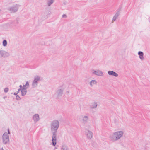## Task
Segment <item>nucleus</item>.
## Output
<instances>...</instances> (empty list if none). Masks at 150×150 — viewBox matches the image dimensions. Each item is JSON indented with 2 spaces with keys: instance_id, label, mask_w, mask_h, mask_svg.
<instances>
[{
  "instance_id": "0eeeda50",
  "label": "nucleus",
  "mask_w": 150,
  "mask_h": 150,
  "mask_svg": "<svg viewBox=\"0 0 150 150\" xmlns=\"http://www.w3.org/2000/svg\"><path fill=\"white\" fill-rule=\"evenodd\" d=\"M91 71L92 74L98 76H102L104 75V74L102 71L99 69L96 70L92 69L91 70Z\"/></svg>"
},
{
  "instance_id": "bb28decb",
  "label": "nucleus",
  "mask_w": 150,
  "mask_h": 150,
  "mask_svg": "<svg viewBox=\"0 0 150 150\" xmlns=\"http://www.w3.org/2000/svg\"><path fill=\"white\" fill-rule=\"evenodd\" d=\"M21 89H21V88H19L18 89V93L19 92V91L21 90Z\"/></svg>"
},
{
  "instance_id": "9b49d317",
  "label": "nucleus",
  "mask_w": 150,
  "mask_h": 150,
  "mask_svg": "<svg viewBox=\"0 0 150 150\" xmlns=\"http://www.w3.org/2000/svg\"><path fill=\"white\" fill-rule=\"evenodd\" d=\"M98 104L97 102H96L94 101L91 103L90 107V109H93L96 108Z\"/></svg>"
},
{
  "instance_id": "aec40b11",
  "label": "nucleus",
  "mask_w": 150,
  "mask_h": 150,
  "mask_svg": "<svg viewBox=\"0 0 150 150\" xmlns=\"http://www.w3.org/2000/svg\"><path fill=\"white\" fill-rule=\"evenodd\" d=\"M29 86V83L28 81H26L25 85H23V88H25V89H26L27 88H28Z\"/></svg>"
},
{
  "instance_id": "2eb2a0df",
  "label": "nucleus",
  "mask_w": 150,
  "mask_h": 150,
  "mask_svg": "<svg viewBox=\"0 0 150 150\" xmlns=\"http://www.w3.org/2000/svg\"><path fill=\"white\" fill-rule=\"evenodd\" d=\"M138 54L139 56V58L142 60H143L144 59V58L143 57V53L142 51H139L138 53Z\"/></svg>"
},
{
  "instance_id": "2f4dec72",
  "label": "nucleus",
  "mask_w": 150,
  "mask_h": 150,
  "mask_svg": "<svg viewBox=\"0 0 150 150\" xmlns=\"http://www.w3.org/2000/svg\"><path fill=\"white\" fill-rule=\"evenodd\" d=\"M0 150H4V149L3 148H2L1 149H0Z\"/></svg>"
},
{
  "instance_id": "dca6fc26",
  "label": "nucleus",
  "mask_w": 150,
  "mask_h": 150,
  "mask_svg": "<svg viewBox=\"0 0 150 150\" xmlns=\"http://www.w3.org/2000/svg\"><path fill=\"white\" fill-rule=\"evenodd\" d=\"M54 0H47L46 3L48 6H50L54 2Z\"/></svg>"
},
{
  "instance_id": "423d86ee",
  "label": "nucleus",
  "mask_w": 150,
  "mask_h": 150,
  "mask_svg": "<svg viewBox=\"0 0 150 150\" xmlns=\"http://www.w3.org/2000/svg\"><path fill=\"white\" fill-rule=\"evenodd\" d=\"M2 139L3 143L4 144H6L9 142V136L7 132H5L2 136Z\"/></svg>"
},
{
  "instance_id": "f257e3e1",
  "label": "nucleus",
  "mask_w": 150,
  "mask_h": 150,
  "mask_svg": "<svg viewBox=\"0 0 150 150\" xmlns=\"http://www.w3.org/2000/svg\"><path fill=\"white\" fill-rule=\"evenodd\" d=\"M59 126V122L57 120L53 121L50 124L51 131L52 134V144L55 146L57 143V130Z\"/></svg>"
},
{
  "instance_id": "7ed1b4c3",
  "label": "nucleus",
  "mask_w": 150,
  "mask_h": 150,
  "mask_svg": "<svg viewBox=\"0 0 150 150\" xmlns=\"http://www.w3.org/2000/svg\"><path fill=\"white\" fill-rule=\"evenodd\" d=\"M21 5L18 4H14L13 6L8 8V10L11 13H14L18 11L19 8Z\"/></svg>"
},
{
  "instance_id": "c85d7f7f",
  "label": "nucleus",
  "mask_w": 150,
  "mask_h": 150,
  "mask_svg": "<svg viewBox=\"0 0 150 150\" xmlns=\"http://www.w3.org/2000/svg\"><path fill=\"white\" fill-rule=\"evenodd\" d=\"M17 93H14V94L15 95H16V96L17 95H17Z\"/></svg>"
},
{
  "instance_id": "1a4fd4ad",
  "label": "nucleus",
  "mask_w": 150,
  "mask_h": 150,
  "mask_svg": "<svg viewBox=\"0 0 150 150\" xmlns=\"http://www.w3.org/2000/svg\"><path fill=\"white\" fill-rule=\"evenodd\" d=\"M0 54L1 57H6L10 55L9 53L3 50H0Z\"/></svg>"
},
{
  "instance_id": "473e14b6",
  "label": "nucleus",
  "mask_w": 150,
  "mask_h": 150,
  "mask_svg": "<svg viewBox=\"0 0 150 150\" xmlns=\"http://www.w3.org/2000/svg\"><path fill=\"white\" fill-rule=\"evenodd\" d=\"M6 97L4 96V97H3V98L4 99L5 98H6Z\"/></svg>"
},
{
  "instance_id": "5701e85b",
  "label": "nucleus",
  "mask_w": 150,
  "mask_h": 150,
  "mask_svg": "<svg viewBox=\"0 0 150 150\" xmlns=\"http://www.w3.org/2000/svg\"><path fill=\"white\" fill-rule=\"evenodd\" d=\"M16 99L18 100H20L21 98L20 96L18 95L16 96Z\"/></svg>"
},
{
  "instance_id": "b1692460",
  "label": "nucleus",
  "mask_w": 150,
  "mask_h": 150,
  "mask_svg": "<svg viewBox=\"0 0 150 150\" xmlns=\"http://www.w3.org/2000/svg\"><path fill=\"white\" fill-rule=\"evenodd\" d=\"M62 17L63 18H66L67 17V16L66 14H64L62 15Z\"/></svg>"
},
{
  "instance_id": "f3484780",
  "label": "nucleus",
  "mask_w": 150,
  "mask_h": 150,
  "mask_svg": "<svg viewBox=\"0 0 150 150\" xmlns=\"http://www.w3.org/2000/svg\"><path fill=\"white\" fill-rule=\"evenodd\" d=\"M21 95L22 96H24L26 94L27 92V91L26 89H25V88H22L21 89Z\"/></svg>"
},
{
  "instance_id": "a211bd4d",
  "label": "nucleus",
  "mask_w": 150,
  "mask_h": 150,
  "mask_svg": "<svg viewBox=\"0 0 150 150\" xmlns=\"http://www.w3.org/2000/svg\"><path fill=\"white\" fill-rule=\"evenodd\" d=\"M119 14H120V12L119 11H117L113 17V19H112L113 21H115L117 18L118 17V16H119Z\"/></svg>"
},
{
  "instance_id": "7c9ffc66",
  "label": "nucleus",
  "mask_w": 150,
  "mask_h": 150,
  "mask_svg": "<svg viewBox=\"0 0 150 150\" xmlns=\"http://www.w3.org/2000/svg\"><path fill=\"white\" fill-rule=\"evenodd\" d=\"M16 23H17V24H18V20H16Z\"/></svg>"
},
{
  "instance_id": "393cba45",
  "label": "nucleus",
  "mask_w": 150,
  "mask_h": 150,
  "mask_svg": "<svg viewBox=\"0 0 150 150\" xmlns=\"http://www.w3.org/2000/svg\"><path fill=\"white\" fill-rule=\"evenodd\" d=\"M67 1H64V4L65 5H66L67 3Z\"/></svg>"
},
{
  "instance_id": "6e6552de",
  "label": "nucleus",
  "mask_w": 150,
  "mask_h": 150,
  "mask_svg": "<svg viewBox=\"0 0 150 150\" xmlns=\"http://www.w3.org/2000/svg\"><path fill=\"white\" fill-rule=\"evenodd\" d=\"M85 134L86 138L88 139H91L93 137L92 132L89 129H87L85 131Z\"/></svg>"
},
{
  "instance_id": "20e7f679",
  "label": "nucleus",
  "mask_w": 150,
  "mask_h": 150,
  "mask_svg": "<svg viewBox=\"0 0 150 150\" xmlns=\"http://www.w3.org/2000/svg\"><path fill=\"white\" fill-rule=\"evenodd\" d=\"M62 86L59 87L54 94V96L56 98L58 99L62 95L64 89V88L62 89Z\"/></svg>"
},
{
  "instance_id": "cd10ccee",
  "label": "nucleus",
  "mask_w": 150,
  "mask_h": 150,
  "mask_svg": "<svg viewBox=\"0 0 150 150\" xmlns=\"http://www.w3.org/2000/svg\"><path fill=\"white\" fill-rule=\"evenodd\" d=\"M69 93V91H67L66 92V94H68Z\"/></svg>"
},
{
  "instance_id": "39448f33",
  "label": "nucleus",
  "mask_w": 150,
  "mask_h": 150,
  "mask_svg": "<svg viewBox=\"0 0 150 150\" xmlns=\"http://www.w3.org/2000/svg\"><path fill=\"white\" fill-rule=\"evenodd\" d=\"M40 81V79L39 76L37 75L35 76L32 84V87L33 88L36 87L38 86L39 82Z\"/></svg>"
},
{
  "instance_id": "9d476101",
  "label": "nucleus",
  "mask_w": 150,
  "mask_h": 150,
  "mask_svg": "<svg viewBox=\"0 0 150 150\" xmlns=\"http://www.w3.org/2000/svg\"><path fill=\"white\" fill-rule=\"evenodd\" d=\"M33 119L35 123L38 121L40 119L39 115L38 114H35L33 116Z\"/></svg>"
},
{
  "instance_id": "72a5a7b5",
  "label": "nucleus",
  "mask_w": 150,
  "mask_h": 150,
  "mask_svg": "<svg viewBox=\"0 0 150 150\" xmlns=\"http://www.w3.org/2000/svg\"><path fill=\"white\" fill-rule=\"evenodd\" d=\"M1 9H0V13L1 12Z\"/></svg>"
},
{
  "instance_id": "c756f323",
  "label": "nucleus",
  "mask_w": 150,
  "mask_h": 150,
  "mask_svg": "<svg viewBox=\"0 0 150 150\" xmlns=\"http://www.w3.org/2000/svg\"><path fill=\"white\" fill-rule=\"evenodd\" d=\"M19 87H20V88L22 89L23 88L21 85H20Z\"/></svg>"
},
{
  "instance_id": "4468645a",
  "label": "nucleus",
  "mask_w": 150,
  "mask_h": 150,
  "mask_svg": "<svg viewBox=\"0 0 150 150\" xmlns=\"http://www.w3.org/2000/svg\"><path fill=\"white\" fill-rule=\"evenodd\" d=\"M97 82L95 80H91L89 83L90 86L91 87H93L94 85H96L97 84Z\"/></svg>"
},
{
  "instance_id": "f03ea898",
  "label": "nucleus",
  "mask_w": 150,
  "mask_h": 150,
  "mask_svg": "<svg viewBox=\"0 0 150 150\" xmlns=\"http://www.w3.org/2000/svg\"><path fill=\"white\" fill-rule=\"evenodd\" d=\"M124 132L122 131H118L111 134L109 136L110 139L112 141L120 140L123 135Z\"/></svg>"
},
{
  "instance_id": "a878e982",
  "label": "nucleus",
  "mask_w": 150,
  "mask_h": 150,
  "mask_svg": "<svg viewBox=\"0 0 150 150\" xmlns=\"http://www.w3.org/2000/svg\"><path fill=\"white\" fill-rule=\"evenodd\" d=\"M8 133H7L8 134H10V131L8 129Z\"/></svg>"
},
{
  "instance_id": "4be33fe9",
  "label": "nucleus",
  "mask_w": 150,
  "mask_h": 150,
  "mask_svg": "<svg viewBox=\"0 0 150 150\" xmlns=\"http://www.w3.org/2000/svg\"><path fill=\"white\" fill-rule=\"evenodd\" d=\"M8 91V88H5L4 89V92L5 93H7Z\"/></svg>"
},
{
  "instance_id": "ddd939ff",
  "label": "nucleus",
  "mask_w": 150,
  "mask_h": 150,
  "mask_svg": "<svg viewBox=\"0 0 150 150\" xmlns=\"http://www.w3.org/2000/svg\"><path fill=\"white\" fill-rule=\"evenodd\" d=\"M89 120V117L88 116H85L83 117L82 120V122L83 124H86L88 122Z\"/></svg>"
},
{
  "instance_id": "f8f14e48",
  "label": "nucleus",
  "mask_w": 150,
  "mask_h": 150,
  "mask_svg": "<svg viewBox=\"0 0 150 150\" xmlns=\"http://www.w3.org/2000/svg\"><path fill=\"white\" fill-rule=\"evenodd\" d=\"M108 74L110 76H113L117 77L118 76V74L116 72L111 71H109L108 72Z\"/></svg>"
},
{
  "instance_id": "6ab92c4d",
  "label": "nucleus",
  "mask_w": 150,
  "mask_h": 150,
  "mask_svg": "<svg viewBox=\"0 0 150 150\" xmlns=\"http://www.w3.org/2000/svg\"><path fill=\"white\" fill-rule=\"evenodd\" d=\"M62 150H69L68 146L66 145H63L61 148Z\"/></svg>"
},
{
  "instance_id": "412c9836",
  "label": "nucleus",
  "mask_w": 150,
  "mask_h": 150,
  "mask_svg": "<svg viewBox=\"0 0 150 150\" xmlns=\"http://www.w3.org/2000/svg\"><path fill=\"white\" fill-rule=\"evenodd\" d=\"M7 42L6 40H4L3 42V45L5 47L7 45Z\"/></svg>"
}]
</instances>
